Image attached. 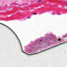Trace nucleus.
Masks as SVG:
<instances>
[{
	"instance_id": "1",
	"label": "nucleus",
	"mask_w": 67,
	"mask_h": 67,
	"mask_svg": "<svg viewBox=\"0 0 67 67\" xmlns=\"http://www.w3.org/2000/svg\"><path fill=\"white\" fill-rule=\"evenodd\" d=\"M18 40H19V42H20V43L21 44V48H22V49L23 50V53H25V54H27V55H33V54H37V53H41V52H42L43 51H41V52H38V53H34V54H29L27 53H26L23 52V48L22 47V44H21V42H20V40L19 39H18Z\"/></svg>"
},
{
	"instance_id": "2",
	"label": "nucleus",
	"mask_w": 67,
	"mask_h": 67,
	"mask_svg": "<svg viewBox=\"0 0 67 67\" xmlns=\"http://www.w3.org/2000/svg\"><path fill=\"white\" fill-rule=\"evenodd\" d=\"M18 40H19V42H20V43L21 44V48H22V49L23 50V53H25V54H27V55H33V54H37V53H41V52H42L43 51H41V52H38V53H34V54H29L27 53H26L23 52V48L22 47V44H21V42H20V40L19 39H18Z\"/></svg>"
},
{
	"instance_id": "3",
	"label": "nucleus",
	"mask_w": 67,
	"mask_h": 67,
	"mask_svg": "<svg viewBox=\"0 0 67 67\" xmlns=\"http://www.w3.org/2000/svg\"><path fill=\"white\" fill-rule=\"evenodd\" d=\"M67 43V41H66V42H65L62 43H60V44H58L57 45L55 46H54L53 47H51L50 48H49L48 49H46L44 50L43 51H46V50H47V49H50V48H53V47H55L56 46H58V45H62V44H64V43Z\"/></svg>"
},
{
	"instance_id": "4",
	"label": "nucleus",
	"mask_w": 67,
	"mask_h": 67,
	"mask_svg": "<svg viewBox=\"0 0 67 67\" xmlns=\"http://www.w3.org/2000/svg\"><path fill=\"white\" fill-rule=\"evenodd\" d=\"M0 24H2V25H4V26H6V27H8V28H9V29H10V30H11V31H13V30H12L11 29V28H10V27H9L7 25L3 24L2 23H0Z\"/></svg>"
},
{
	"instance_id": "5",
	"label": "nucleus",
	"mask_w": 67,
	"mask_h": 67,
	"mask_svg": "<svg viewBox=\"0 0 67 67\" xmlns=\"http://www.w3.org/2000/svg\"><path fill=\"white\" fill-rule=\"evenodd\" d=\"M42 0H40L38 1V2H42Z\"/></svg>"
},
{
	"instance_id": "6",
	"label": "nucleus",
	"mask_w": 67,
	"mask_h": 67,
	"mask_svg": "<svg viewBox=\"0 0 67 67\" xmlns=\"http://www.w3.org/2000/svg\"><path fill=\"white\" fill-rule=\"evenodd\" d=\"M58 40V41H61L62 40H61V39H60L59 38V39Z\"/></svg>"
},
{
	"instance_id": "7",
	"label": "nucleus",
	"mask_w": 67,
	"mask_h": 67,
	"mask_svg": "<svg viewBox=\"0 0 67 67\" xmlns=\"http://www.w3.org/2000/svg\"><path fill=\"white\" fill-rule=\"evenodd\" d=\"M36 14V13H33V14Z\"/></svg>"
},
{
	"instance_id": "8",
	"label": "nucleus",
	"mask_w": 67,
	"mask_h": 67,
	"mask_svg": "<svg viewBox=\"0 0 67 67\" xmlns=\"http://www.w3.org/2000/svg\"><path fill=\"white\" fill-rule=\"evenodd\" d=\"M12 31L13 32V33H15V32H14L13 30Z\"/></svg>"
},
{
	"instance_id": "9",
	"label": "nucleus",
	"mask_w": 67,
	"mask_h": 67,
	"mask_svg": "<svg viewBox=\"0 0 67 67\" xmlns=\"http://www.w3.org/2000/svg\"><path fill=\"white\" fill-rule=\"evenodd\" d=\"M14 34H15V35H16V36L17 35H16V34L15 33H14Z\"/></svg>"
},
{
	"instance_id": "10",
	"label": "nucleus",
	"mask_w": 67,
	"mask_h": 67,
	"mask_svg": "<svg viewBox=\"0 0 67 67\" xmlns=\"http://www.w3.org/2000/svg\"><path fill=\"white\" fill-rule=\"evenodd\" d=\"M41 41H42V40L40 41V42H41Z\"/></svg>"
},
{
	"instance_id": "11",
	"label": "nucleus",
	"mask_w": 67,
	"mask_h": 67,
	"mask_svg": "<svg viewBox=\"0 0 67 67\" xmlns=\"http://www.w3.org/2000/svg\"><path fill=\"white\" fill-rule=\"evenodd\" d=\"M17 38H18V39H19V37H17Z\"/></svg>"
},
{
	"instance_id": "12",
	"label": "nucleus",
	"mask_w": 67,
	"mask_h": 67,
	"mask_svg": "<svg viewBox=\"0 0 67 67\" xmlns=\"http://www.w3.org/2000/svg\"><path fill=\"white\" fill-rule=\"evenodd\" d=\"M16 36V37H18V36H17V35Z\"/></svg>"
},
{
	"instance_id": "13",
	"label": "nucleus",
	"mask_w": 67,
	"mask_h": 67,
	"mask_svg": "<svg viewBox=\"0 0 67 67\" xmlns=\"http://www.w3.org/2000/svg\"><path fill=\"white\" fill-rule=\"evenodd\" d=\"M28 18H29V17Z\"/></svg>"
},
{
	"instance_id": "14",
	"label": "nucleus",
	"mask_w": 67,
	"mask_h": 67,
	"mask_svg": "<svg viewBox=\"0 0 67 67\" xmlns=\"http://www.w3.org/2000/svg\"><path fill=\"white\" fill-rule=\"evenodd\" d=\"M52 37H53V36H52Z\"/></svg>"
},
{
	"instance_id": "15",
	"label": "nucleus",
	"mask_w": 67,
	"mask_h": 67,
	"mask_svg": "<svg viewBox=\"0 0 67 67\" xmlns=\"http://www.w3.org/2000/svg\"><path fill=\"white\" fill-rule=\"evenodd\" d=\"M58 14H59V13H58Z\"/></svg>"
}]
</instances>
